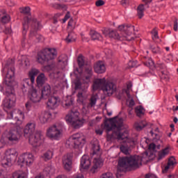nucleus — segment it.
<instances>
[{
	"instance_id": "obj_1",
	"label": "nucleus",
	"mask_w": 178,
	"mask_h": 178,
	"mask_svg": "<svg viewBox=\"0 0 178 178\" xmlns=\"http://www.w3.org/2000/svg\"><path fill=\"white\" fill-rule=\"evenodd\" d=\"M8 65V72L4 79V83L6 84V98L3 101V104L5 108L10 109L13 106H15L16 104V95L15 94V62L11 60V63H7Z\"/></svg>"
},
{
	"instance_id": "obj_2",
	"label": "nucleus",
	"mask_w": 178,
	"mask_h": 178,
	"mask_svg": "<svg viewBox=\"0 0 178 178\" xmlns=\"http://www.w3.org/2000/svg\"><path fill=\"white\" fill-rule=\"evenodd\" d=\"M109 122H111V124H104L107 131H112V130L116 131H113L112 134L107 133V141H113V140H125V143L134 144V140L129 138V134H127V132L124 131V133H120V130H122V127L123 126L122 122H115V118H110Z\"/></svg>"
},
{
	"instance_id": "obj_3",
	"label": "nucleus",
	"mask_w": 178,
	"mask_h": 178,
	"mask_svg": "<svg viewBox=\"0 0 178 178\" xmlns=\"http://www.w3.org/2000/svg\"><path fill=\"white\" fill-rule=\"evenodd\" d=\"M34 133H35V124H27L24 129V136L29 137V144L37 148V147H40L42 144H44V136L40 132H36L35 134Z\"/></svg>"
},
{
	"instance_id": "obj_4",
	"label": "nucleus",
	"mask_w": 178,
	"mask_h": 178,
	"mask_svg": "<svg viewBox=\"0 0 178 178\" xmlns=\"http://www.w3.org/2000/svg\"><path fill=\"white\" fill-rule=\"evenodd\" d=\"M138 163H141V158L138 155L124 156L120 158L118 166L124 169H138Z\"/></svg>"
},
{
	"instance_id": "obj_5",
	"label": "nucleus",
	"mask_w": 178,
	"mask_h": 178,
	"mask_svg": "<svg viewBox=\"0 0 178 178\" xmlns=\"http://www.w3.org/2000/svg\"><path fill=\"white\" fill-rule=\"evenodd\" d=\"M58 56V50L56 48H44L38 53V62L44 65L45 62L54 60Z\"/></svg>"
},
{
	"instance_id": "obj_6",
	"label": "nucleus",
	"mask_w": 178,
	"mask_h": 178,
	"mask_svg": "<svg viewBox=\"0 0 178 178\" xmlns=\"http://www.w3.org/2000/svg\"><path fill=\"white\" fill-rule=\"evenodd\" d=\"M80 113L77 110L72 109L65 116V120L70 123L74 129H80L84 124V120H80Z\"/></svg>"
},
{
	"instance_id": "obj_7",
	"label": "nucleus",
	"mask_w": 178,
	"mask_h": 178,
	"mask_svg": "<svg viewBox=\"0 0 178 178\" xmlns=\"http://www.w3.org/2000/svg\"><path fill=\"white\" fill-rule=\"evenodd\" d=\"M19 153L15 148L8 149L5 152V157L1 160V165L3 168H10L13 165L16 160Z\"/></svg>"
},
{
	"instance_id": "obj_8",
	"label": "nucleus",
	"mask_w": 178,
	"mask_h": 178,
	"mask_svg": "<svg viewBox=\"0 0 178 178\" xmlns=\"http://www.w3.org/2000/svg\"><path fill=\"white\" fill-rule=\"evenodd\" d=\"M40 73V70L37 69H33L29 72V78L24 79L22 81V90L23 92H27L32 90L31 87H33V84H34V81H35V76Z\"/></svg>"
},
{
	"instance_id": "obj_9",
	"label": "nucleus",
	"mask_w": 178,
	"mask_h": 178,
	"mask_svg": "<svg viewBox=\"0 0 178 178\" xmlns=\"http://www.w3.org/2000/svg\"><path fill=\"white\" fill-rule=\"evenodd\" d=\"M69 145H72L74 148H83L86 144V136L83 134L76 133L71 136L68 139Z\"/></svg>"
},
{
	"instance_id": "obj_10",
	"label": "nucleus",
	"mask_w": 178,
	"mask_h": 178,
	"mask_svg": "<svg viewBox=\"0 0 178 178\" xmlns=\"http://www.w3.org/2000/svg\"><path fill=\"white\" fill-rule=\"evenodd\" d=\"M92 156L94 155H96L97 157H95L93 159V166L91 169V172L93 173H95V170H97L98 168H101L102 166V160H101V147H99V145H92Z\"/></svg>"
},
{
	"instance_id": "obj_11",
	"label": "nucleus",
	"mask_w": 178,
	"mask_h": 178,
	"mask_svg": "<svg viewBox=\"0 0 178 178\" xmlns=\"http://www.w3.org/2000/svg\"><path fill=\"white\" fill-rule=\"evenodd\" d=\"M29 24H31L32 29L34 31H37L40 29V22L37 21V19H31L29 16L24 17V22H22V33L26 34L27 30H29Z\"/></svg>"
},
{
	"instance_id": "obj_12",
	"label": "nucleus",
	"mask_w": 178,
	"mask_h": 178,
	"mask_svg": "<svg viewBox=\"0 0 178 178\" xmlns=\"http://www.w3.org/2000/svg\"><path fill=\"white\" fill-rule=\"evenodd\" d=\"M60 134H62L60 127L54 124L47 130L46 136L51 140H59Z\"/></svg>"
},
{
	"instance_id": "obj_13",
	"label": "nucleus",
	"mask_w": 178,
	"mask_h": 178,
	"mask_svg": "<svg viewBox=\"0 0 178 178\" xmlns=\"http://www.w3.org/2000/svg\"><path fill=\"white\" fill-rule=\"evenodd\" d=\"M28 98L33 104H38L39 102H41V99H42L43 97L41 91L32 88L28 92Z\"/></svg>"
},
{
	"instance_id": "obj_14",
	"label": "nucleus",
	"mask_w": 178,
	"mask_h": 178,
	"mask_svg": "<svg viewBox=\"0 0 178 178\" xmlns=\"http://www.w3.org/2000/svg\"><path fill=\"white\" fill-rule=\"evenodd\" d=\"M33 162H34V156L33 154L24 153L18 158V163L19 165H26V166H30L31 165H33Z\"/></svg>"
},
{
	"instance_id": "obj_15",
	"label": "nucleus",
	"mask_w": 178,
	"mask_h": 178,
	"mask_svg": "<svg viewBox=\"0 0 178 178\" xmlns=\"http://www.w3.org/2000/svg\"><path fill=\"white\" fill-rule=\"evenodd\" d=\"M20 137H22V131L18 129H11L6 136V138L10 143H18Z\"/></svg>"
},
{
	"instance_id": "obj_16",
	"label": "nucleus",
	"mask_w": 178,
	"mask_h": 178,
	"mask_svg": "<svg viewBox=\"0 0 178 178\" xmlns=\"http://www.w3.org/2000/svg\"><path fill=\"white\" fill-rule=\"evenodd\" d=\"M102 91L106 97H111L116 92V85L113 82L106 81Z\"/></svg>"
},
{
	"instance_id": "obj_17",
	"label": "nucleus",
	"mask_w": 178,
	"mask_h": 178,
	"mask_svg": "<svg viewBox=\"0 0 178 178\" xmlns=\"http://www.w3.org/2000/svg\"><path fill=\"white\" fill-rule=\"evenodd\" d=\"M63 165L64 169L67 172L72 170V165H73V153H68L63 157Z\"/></svg>"
},
{
	"instance_id": "obj_18",
	"label": "nucleus",
	"mask_w": 178,
	"mask_h": 178,
	"mask_svg": "<svg viewBox=\"0 0 178 178\" xmlns=\"http://www.w3.org/2000/svg\"><path fill=\"white\" fill-rule=\"evenodd\" d=\"M10 116L12 119H15L16 122L15 124L17 126H20L23 124V121L24 120V113L20 110H17L13 113H10Z\"/></svg>"
},
{
	"instance_id": "obj_19",
	"label": "nucleus",
	"mask_w": 178,
	"mask_h": 178,
	"mask_svg": "<svg viewBox=\"0 0 178 178\" xmlns=\"http://www.w3.org/2000/svg\"><path fill=\"white\" fill-rule=\"evenodd\" d=\"M105 83H106V79L105 78L103 79H95L93 81V83L92 86V88L93 91H98V90H102L105 86Z\"/></svg>"
},
{
	"instance_id": "obj_20",
	"label": "nucleus",
	"mask_w": 178,
	"mask_h": 178,
	"mask_svg": "<svg viewBox=\"0 0 178 178\" xmlns=\"http://www.w3.org/2000/svg\"><path fill=\"white\" fill-rule=\"evenodd\" d=\"M47 105L49 109H56V107L59 106V97L55 96L49 97Z\"/></svg>"
},
{
	"instance_id": "obj_21",
	"label": "nucleus",
	"mask_w": 178,
	"mask_h": 178,
	"mask_svg": "<svg viewBox=\"0 0 178 178\" xmlns=\"http://www.w3.org/2000/svg\"><path fill=\"white\" fill-rule=\"evenodd\" d=\"M91 165V160L88 155H83L81 159L80 170H86Z\"/></svg>"
},
{
	"instance_id": "obj_22",
	"label": "nucleus",
	"mask_w": 178,
	"mask_h": 178,
	"mask_svg": "<svg viewBox=\"0 0 178 178\" xmlns=\"http://www.w3.org/2000/svg\"><path fill=\"white\" fill-rule=\"evenodd\" d=\"M103 34H104V35H108L110 38H114V40H119L120 41L123 40V38L120 36L119 33L114 30L104 29L103 31Z\"/></svg>"
},
{
	"instance_id": "obj_23",
	"label": "nucleus",
	"mask_w": 178,
	"mask_h": 178,
	"mask_svg": "<svg viewBox=\"0 0 178 178\" xmlns=\"http://www.w3.org/2000/svg\"><path fill=\"white\" fill-rule=\"evenodd\" d=\"M52 118V114L49 111H43L39 115V120L42 124L48 123L49 119Z\"/></svg>"
},
{
	"instance_id": "obj_24",
	"label": "nucleus",
	"mask_w": 178,
	"mask_h": 178,
	"mask_svg": "<svg viewBox=\"0 0 178 178\" xmlns=\"http://www.w3.org/2000/svg\"><path fill=\"white\" fill-rule=\"evenodd\" d=\"M177 165V161H176V159L175 156H170L168 159V163L165 166L164 169H163L162 172L163 173H168V170L169 169H173Z\"/></svg>"
},
{
	"instance_id": "obj_25",
	"label": "nucleus",
	"mask_w": 178,
	"mask_h": 178,
	"mask_svg": "<svg viewBox=\"0 0 178 178\" xmlns=\"http://www.w3.org/2000/svg\"><path fill=\"white\" fill-rule=\"evenodd\" d=\"M94 70L95 73H97V74H102V73H105V72H106V67H105L104 62L97 61L94 65Z\"/></svg>"
},
{
	"instance_id": "obj_26",
	"label": "nucleus",
	"mask_w": 178,
	"mask_h": 178,
	"mask_svg": "<svg viewBox=\"0 0 178 178\" xmlns=\"http://www.w3.org/2000/svg\"><path fill=\"white\" fill-rule=\"evenodd\" d=\"M40 92L42 94V97L47 99V98H49L51 95V86L49 84L44 85Z\"/></svg>"
},
{
	"instance_id": "obj_27",
	"label": "nucleus",
	"mask_w": 178,
	"mask_h": 178,
	"mask_svg": "<svg viewBox=\"0 0 178 178\" xmlns=\"http://www.w3.org/2000/svg\"><path fill=\"white\" fill-rule=\"evenodd\" d=\"M46 80L47 78L45 77V74L40 73L36 79L37 85L39 87H42V86H44V84L45 83Z\"/></svg>"
},
{
	"instance_id": "obj_28",
	"label": "nucleus",
	"mask_w": 178,
	"mask_h": 178,
	"mask_svg": "<svg viewBox=\"0 0 178 178\" xmlns=\"http://www.w3.org/2000/svg\"><path fill=\"white\" fill-rule=\"evenodd\" d=\"M166 155H169V147H165L158 152L157 161H162Z\"/></svg>"
},
{
	"instance_id": "obj_29",
	"label": "nucleus",
	"mask_w": 178,
	"mask_h": 178,
	"mask_svg": "<svg viewBox=\"0 0 178 178\" xmlns=\"http://www.w3.org/2000/svg\"><path fill=\"white\" fill-rule=\"evenodd\" d=\"M13 178H27V174L23 170H17L13 173Z\"/></svg>"
},
{
	"instance_id": "obj_30",
	"label": "nucleus",
	"mask_w": 178,
	"mask_h": 178,
	"mask_svg": "<svg viewBox=\"0 0 178 178\" xmlns=\"http://www.w3.org/2000/svg\"><path fill=\"white\" fill-rule=\"evenodd\" d=\"M90 35L92 38V40H102V35L96 31L91 30L90 31Z\"/></svg>"
},
{
	"instance_id": "obj_31",
	"label": "nucleus",
	"mask_w": 178,
	"mask_h": 178,
	"mask_svg": "<svg viewBox=\"0 0 178 178\" xmlns=\"http://www.w3.org/2000/svg\"><path fill=\"white\" fill-rule=\"evenodd\" d=\"M149 49L152 51V54H155L156 55L162 54V51L161 50V47H159L156 44H149Z\"/></svg>"
},
{
	"instance_id": "obj_32",
	"label": "nucleus",
	"mask_w": 178,
	"mask_h": 178,
	"mask_svg": "<svg viewBox=\"0 0 178 178\" xmlns=\"http://www.w3.org/2000/svg\"><path fill=\"white\" fill-rule=\"evenodd\" d=\"M54 156V152L51 150H48L44 154H43V156H42V159L45 161V162L48 161H51V159Z\"/></svg>"
},
{
	"instance_id": "obj_33",
	"label": "nucleus",
	"mask_w": 178,
	"mask_h": 178,
	"mask_svg": "<svg viewBox=\"0 0 178 178\" xmlns=\"http://www.w3.org/2000/svg\"><path fill=\"white\" fill-rule=\"evenodd\" d=\"M19 12L26 16H31V9L29 6L19 8Z\"/></svg>"
},
{
	"instance_id": "obj_34",
	"label": "nucleus",
	"mask_w": 178,
	"mask_h": 178,
	"mask_svg": "<svg viewBox=\"0 0 178 178\" xmlns=\"http://www.w3.org/2000/svg\"><path fill=\"white\" fill-rule=\"evenodd\" d=\"M145 8H144V4H140L137 8L138 16L139 19H143L144 17V10Z\"/></svg>"
},
{
	"instance_id": "obj_35",
	"label": "nucleus",
	"mask_w": 178,
	"mask_h": 178,
	"mask_svg": "<svg viewBox=\"0 0 178 178\" xmlns=\"http://www.w3.org/2000/svg\"><path fill=\"white\" fill-rule=\"evenodd\" d=\"M135 112L136 113V116H138V118H141V116L144 115V107H143V106L136 107Z\"/></svg>"
},
{
	"instance_id": "obj_36",
	"label": "nucleus",
	"mask_w": 178,
	"mask_h": 178,
	"mask_svg": "<svg viewBox=\"0 0 178 178\" xmlns=\"http://www.w3.org/2000/svg\"><path fill=\"white\" fill-rule=\"evenodd\" d=\"M66 42L70 43V42H74L76 41V36L74 33L71 32L68 33V35L67 36L65 39Z\"/></svg>"
},
{
	"instance_id": "obj_37",
	"label": "nucleus",
	"mask_w": 178,
	"mask_h": 178,
	"mask_svg": "<svg viewBox=\"0 0 178 178\" xmlns=\"http://www.w3.org/2000/svg\"><path fill=\"white\" fill-rule=\"evenodd\" d=\"M127 143V146H124L122 145L120 146V149L121 152H122L125 155H128L129 147H130L131 145H133V143Z\"/></svg>"
},
{
	"instance_id": "obj_38",
	"label": "nucleus",
	"mask_w": 178,
	"mask_h": 178,
	"mask_svg": "<svg viewBox=\"0 0 178 178\" xmlns=\"http://www.w3.org/2000/svg\"><path fill=\"white\" fill-rule=\"evenodd\" d=\"M44 172L46 175H54L55 173V168L52 165H47L44 168Z\"/></svg>"
},
{
	"instance_id": "obj_39",
	"label": "nucleus",
	"mask_w": 178,
	"mask_h": 178,
	"mask_svg": "<svg viewBox=\"0 0 178 178\" xmlns=\"http://www.w3.org/2000/svg\"><path fill=\"white\" fill-rule=\"evenodd\" d=\"M95 104H97V96L92 95L90 97V103L88 104V108H92V106H95Z\"/></svg>"
},
{
	"instance_id": "obj_40",
	"label": "nucleus",
	"mask_w": 178,
	"mask_h": 178,
	"mask_svg": "<svg viewBox=\"0 0 178 178\" xmlns=\"http://www.w3.org/2000/svg\"><path fill=\"white\" fill-rule=\"evenodd\" d=\"M134 31V26L131 24H127V30L125 31V33L127 35H130V34H133Z\"/></svg>"
},
{
	"instance_id": "obj_41",
	"label": "nucleus",
	"mask_w": 178,
	"mask_h": 178,
	"mask_svg": "<svg viewBox=\"0 0 178 178\" xmlns=\"http://www.w3.org/2000/svg\"><path fill=\"white\" fill-rule=\"evenodd\" d=\"M77 62H78V65L79 66L80 68L83 67L84 66V56L83 55L80 54L78 56L77 58Z\"/></svg>"
},
{
	"instance_id": "obj_42",
	"label": "nucleus",
	"mask_w": 178,
	"mask_h": 178,
	"mask_svg": "<svg viewBox=\"0 0 178 178\" xmlns=\"http://www.w3.org/2000/svg\"><path fill=\"white\" fill-rule=\"evenodd\" d=\"M0 20H1V23H3V24L9 23V22L10 21V17L8 15H7L6 13H5L0 18Z\"/></svg>"
},
{
	"instance_id": "obj_43",
	"label": "nucleus",
	"mask_w": 178,
	"mask_h": 178,
	"mask_svg": "<svg viewBox=\"0 0 178 178\" xmlns=\"http://www.w3.org/2000/svg\"><path fill=\"white\" fill-rule=\"evenodd\" d=\"M53 8L54 9H57V10H63V9H66V5L60 3H54L53 4Z\"/></svg>"
},
{
	"instance_id": "obj_44",
	"label": "nucleus",
	"mask_w": 178,
	"mask_h": 178,
	"mask_svg": "<svg viewBox=\"0 0 178 178\" xmlns=\"http://www.w3.org/2000/svg\"><path fill=\"white\" fill-rule=\"evenodd\" d=\"M156 69H159V70H161V72L166 71V65L164 63H158L156 65Z\"/></svg>"
},
{
	"instance_id": "obj_45",
	"label": "nucleus",
	"mask_w": 178,
	"mask_h": 178,
	"mask_svg": "<svg viewBox=\"0 0 178 178\" xmlns=\"http://www.w3.org/2000/svg\"><path fill=\"white\" fill-rule=\"evenodd\" d=\"M159 76L161 80H168V79H169V75H168L166 71H161Z\"/></svg>"
},
{
	"instance_id": "obj_46",
	"label": "nucleus",
	"mask_w": 178,
	"mask_h": 178,
	"mask_svg": "<svg viewBox=\"0 0 178 178\" xmlns=\"http://www.w3.org/2000/svg\"><path fill=\"white\" fill-rule=\"evenodd\" d=\"M91 79H92V76L85 74L83 82L84 83V84H89V83H91Z\"/></svg>"
},
{
	"instance_id": "obj_47",
	"label": "nucleus",
	"mask_w": 178,
	"mask_h": 178,
	"mask_svg": "<svg viewBox=\"0 0 178 178\" xmlns=\"http://www.w3.org/2000/svg\"><path fill=\"white\" fill-rule=\"evenodd\" d=\"M77 97V102H80L81 104H84V96L83 95V92H79L76 95Z\"/></svg>"
},
{
	"instance_id": "obj_48",
	"label": "nucleus",
	"mask_w": 178,
	"mask_h": 178,
	"mask_svg": "<svg viewBox=\"0 0 178 178\" xmlns=\"http://www.w3.org/2000/svg\"><path fill=\"white\" fill-rule=\"evenodd\" d=\"M134 126L137 131H141V130H143L145 127V124H142L140 123H136Z\"/></svg>"
},
{
	"instance_id": "obj_49",
	"label": "nucleus",
	"mask_w": 178,
	"mask_h": 178,
	"mask_svg": "<svg viewBox=\"0 0 178 178\" xmlns=\"http://www.w3.org/2000/svg\"><path fill=\"white\" fill-rule=\"evenodd\" d=\"M74 99L72 97H69L67 98V99L65 100V106H67L68 108V106H72V105H73V102H74Z\"/></svg>"
},
{
	"instance_id": "obj_50",
	"label": "nucleus",
	"mask_w": 178,
	"mask_h": 178,
	"mask_svg": "<svg viewBox=\"0 0 178 178\" xmlns=\"http://www.w3.org/2000/svg\"><path fill=\"white\" fill-rule=\"evenodd\" d=\"M100 178H115V177L111 172H105L101 175Z\"/></svg>"
},
{
	"instance_id": "obj_51",
	"label": "nucleus",
	"mask_w": 178,
	"mask_h": 178,
	"mask_svg": "<svg viewBox=\"0 0 178 178\" xmlns=\"http://www.w3.org/2000/svg\"><path fill=\"white\" fill-rule=\"evenodd\" d=\"M25 108H26V111H31V108H33V102H31V101H28V102L25 104Z\"/></svg>"
},
{
	"instance_id": "obj_52",
	"label": "nucleus",
	"mask_w": 178,
	"mask_h": 178,
	"mask_svg": "<svg viewBox=\"0 0 178 178\" xmlns=\"http://www.w3.org/2000/svg\"><path fill=\"white\" fill-rule=\"evenodd\" d=\"M152 34L153 40H158V38H159V36L158 35V31H156V29H154L152 31Z\"/></svg>"
},
{
	"instance_id": "obj_53",
	"label": "nucleus",
	"mask_w": 178,
	"mask_h": 178,
	"mask_svg": "<svg viewBox=\"0 0 178 178\" xmlns=\"http://www.w3.org/2000/svg\"><path fill=\"white\" fill-rule=\"evenodd\" d=\"M92 68L88 67L85 70V74L87 76H92Z\"/></svg>"
},
{
	"instance_id": "obj_54",
	"label": "nucleus",
	"mask_w": 178,
	"mask_h": 178,
	"mask_svg": "<svg viewBox=\"0 0 178 178\" xmlns=\"http://www.w3.org/2000/svg\"><path fill=\"white\" fill-rule=\"evenodd\" d=\"M128 66L129 69L137 67V61H129L128 63Z\"/></svg>"
},
{
	"instance_id": "obj_55",
	"label": "nucleus",
	"mask_w": 178,
	"mask_h": 178,
	"mask_svg": "<svg viewBox=\"0 0 178 178\" xmlns=\"http://www.w3.org/2000/svg\"><path fill=\"white\" fill-rule=\"evenodd\" d=\"M74 84L75 90H80V88H81V81H80L79 80L75 81Z\"/></svg>"
},
{
	"instance_id": "obj_56",
	"label": "nucleus",
	"mask_w": 178,
	"mask_h": 178,
	"mask_svg": "<svg viewBox=\"0 0 178 178\" xmlns=\"http://www.w3.org/2000/svg\"><path fill=\"white\" fill-rule=\"evenodd\" d=\"M44 72H51L52 70V65H47L43 67Z\"/></svg>"
},
{
	"instance_id": "obj_57",
	"label": "nucleus",
	"mask_w": 178,
	"mask_h": 178,
	"mask_svg": "<svg viewBox=\"0 0 178 178\" xmlns=\"http://www.w3.org/2000/svg\"><path fill=\"white\" fill-rule=\"evenodd\" d=\"M127 24L124 25V24H122V25H120L118 26V30L120 31H126V30H127Z\"/></svg>"
},
{
	"instance_id": "obj_58",
	"label": "nucleus",
	"mask_w": 178,
	"mask_h": 178,
	"mask_svg": "<svg viewBox=\"0 0 178 178\" xmlns=\"http://www.w3.org/2000/svg\"><path fill=\"white\" fill-rule=\"evenodd\" d=\"M6 3L8 6H15V1L13 0H6Z\"/></svg>"
},
{
	"instance_id": "obj_59",
	"label": "nucleus",
	"mask_w": 178,
	"mask_h": 178,
	"mask_svg": "<svg viewBox=\"0 0 178 178\" xmlns=\"http://www.w3.org/2000/svg\"><path fill=\"white\" fill-rule=\"evenodd\" d=\"M96 6H103V5H105V1L103 0H98L95 3Z\"/></svg>"
},
{
	"instance_id": "obj_60",
	"label": "nucleus",
	"mask_w": 178,
	"mask_h": 178,
	"mask_svg": "<svg viewBox=\"0 0 178 178\" xmlns=\"http://www.w3.org/2000/svg\"><path fill=\"white\" fill-rule=\"evenodd\" d=\"M174 31H177L178 30V22H177V18H175L174 21V26H173Z\"/></svg>"
},
{
	"instance_id": "obj_61",
	"label": "nucleus",
	"mask_w": 178,
	"mask_h": 178,
	"mask_svg": "<svg viewBox=\"0 0 178 178\" xmlns=\"http://www.w3.org/2000/svg\"><path fill=\"white\" fill-rule=\"evenodd\" d=\"M68 19H70V13L67 12L63 18V23H65Z\"/></svg>"
},
{
	"instance_id": "obj_62",
	"label": "nucleus",
	"mask_w": 178,
	"mask_h": 178,
	"mask_svg": "<svg viewBox=\"0 0 178 178\" xmlns=\"http://www.w3.org/2000/svg\"><path fill=\"white\" fill-rule=\"evenodd\" d=\"M145 178H158V177H156V175L154 174H147Z\"/></svg>"
},
{
	"instance_id": "obj_63",
	"label": "nucleus",
	"mask_w": 178,
	"mask_h": 178,
	"mask_svg": "<svg viewBox=\"0 0 178 178\" xmlns=\"http://www.w3.org/2000/svg\"><path fill=\"white\" fill-rule=\"evenodd\" d=\"M72 178H84V175L82 174H76L72 176Z\"/></svg>"
},
{
	"instance_id": "obj_64",
	"label": "nucleus",
	"mask_w": 178,
	"mask_h": 178,
	"mask_svg": "<svg viewBox=\"0 0 178 178\" xmlns=\"http://www.w3.org/2000/svg\"><path fill=\"white\" fill-rule=\"evenodd\" d=\"M5 34H10L12 33V29H10L9 27L6 28L4 30Z\"/></svg>"
}]
</instances>
